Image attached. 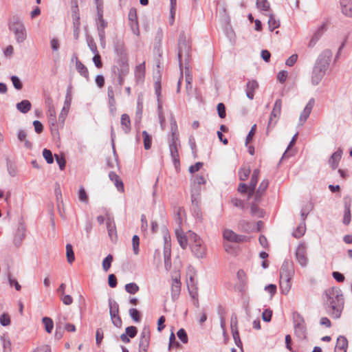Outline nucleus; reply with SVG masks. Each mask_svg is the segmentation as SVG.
I'll list each match as a JSON object with an SVG mask.
<instances>
[{"label": "nucleus", "mask_w": 352, "mask_h": 352, "mask_svg": "<svg viewBox=\"0 0 352 352\" xmlns=\"http://www.w3.org/2000/svg\"><path fill=\"white\" fill-rule=\"evenodd\" d=\"M324 300L328 314L334 319L340 318L344 305L341 289L338 287L327 289L324 293Z\"/></svg>", "instance_id": "obj_1"}, {"label": "nucleus", "mask_w": 352, "mask_h": 352, "mask_svg": "<svg viewBox=\"0 0 352 352\" xmlns=\"http://www.w3.org/2000/svg\"><path fill=\"white\" fill-rule=\"evenodd\" d=\"M191 45L189 40L184 32H181L178 40L177 57L179 63L180 70L184 65H188L190 56Z\"/></svg>", "instance_id": "obj_2"}, {"label": "nucleus", "mask_w": 352, "mask_h": 352, "mask_svg": "<svg viewBox=\"0 0 352 352\" xmlns=\"http://www.w3.org/2000/svg\"><path fill=\"white\" fill-rule=\"evenodd\" d=\"M189 238V245L194 255L200 258L205 257L206 254V247L200 236L194 232H190Z\"/></svg>", "instance_id": "obj_3"}, {"label": "nucleus", "mask_w": 352, "mask_h": 352, "mask_svg": "<svg viewBox=\"0 0 352 352\" xmlns=\"http://www.w3.org/2000/svg\"><path fill=\"white\" fill-rule=\"evenodd\" d=\"M9 30L12 32L19 43H23L27 36L26 30L22 21L17 17H13L8 24Z\"/></svg>", "instance_id": "obj_4"}, {"label": "nucleus", "mask_w": 352, "mask_h": 352, "mask_svg": "<svg viewBox=\"0 0 352 352\" xmlns=\"http://www.w3.org/2000/svg\"><path fill=\"white\" fill-rule=\"evenodd\" d=\"M97 30L101 45L105 46V31L104 29L107 26V22L102 17V12L98 8V19L96 20Z\"/></svg>", "instance_id": "obj_5"}, {"label": "nucleus", "mask_w": 352, "mask_h": 352, "mask_svg": "<svg viewBox=\"0 0 352 352\" xmlns=\"http://www.w3.org/2000/svg\"><path fill=\"white\" fill-rule=\"evenodd\" d=\"M282 101L280 99H277L274 103L273 109L270 114V120L267 127V133H268L270 129L273 128L277 122L280 112H281Z\"/></svg>", "instance_id": "obj_6"}, {"label": "nucleus", "mask_w": 352, "mask_h": 352, "mask_svg": "<svg viewBox=\"0 0 352 352\" xmlns=\"http://www.w3.org/2000/svg\"><path fill=\"white\" fill-rule=\"evenodd\" d=\"M222 235L223 241L230 243H239L248 241L246 236L237 234L230 229H223Z\"/></svg>", "instance_id": "obj_7"}, {"label": "nucleus", "mask_w": 352, "mask_h": 352, "mask_svg": "<svg viewBox=\"0 0 352 352\" xmlns=\"http://www.w3.org/2000/svg\"><path fill=\"white\" fill-rule=\"evenodd\" d=\"M111 70L114 74H121V75H127L129 72L128 58H118Z\"/></svg>", "instance_id": "obj_8"}, {"label": "nucleus", "mask_w": 352, "mask_h": 352, "mask_svg": "<svg viewBox=\"0 0 352 352\" xmlns=\"http://www.w3.org/2000/svg\"><path fill=\"white\" fill-rule=\"evenodd\" d=\"M150 329L148 326H144L140 333L139 342V352H147L150 344Z\"/></svg>", "instance_id": "obj_9"}, {"label": "nucleus", "mask_w": 352, "mask_h": 352, "mask_svg": "<svg viewBox=\"0 0 352 352\" xmlns=\"http://www.w3.org/2000/svg\"><path fill=\"white\" fill-rule=\"evenodd\" d=\"M307 249L306 244L301 243L298 245L296 251V258L298 263L303 267H306L308 264Z\"/></svg>", "instance_id": "obj_10"}, {"label": "nucleus", "mask_w": 352, "mask_h": 352, "mask_svg": "<svg viewBox=\"0 0 352 352\" xmlns=\"http://www.w3.org/2000/svg\"><path fill=\"white\" fill-rule=\"evenodd\" d=\"M332 55L333 53L331 50L329 49L324 50L319 54L315 64L327 69L329 66Z\"/></svg>", "instance_id": "obj_11"}, {"label": "nucleus", "mask_w": 352, "mask_h": 352, "mask_svg": "<svg viewBox=\"0 0 352 352\" xmlns=\"http://www.w3.org/2000/svg\"><path fill=\"white\" fill-rule=\"evenodd\" d=\"M168 146L170 156L173 159L174 165L175 167H177V165L179 164V155L178 153V147L180 146L179 140H173V139H169Z\"/></svg>", "instance_id": "obj_12"}, {"label": "nucleus", "mask_w": 352, "mask_h": 352, "mask_svg": "<svg viewBox=\"0 0 352 352\" xmlns=\"http://www.w3.org/2000/svg\"><path fill=\"white\" fill-rule=\"evenodd\" d=\"M327 70V69L315 64L311 74V84L314 86L318 85L324 76Z\"/></svg>", "instance_id": "obj_13"}, {"label": "nucleus", "mask_w": 352, "mask_h": 352, "mask_svg": "<svg viewBox=\"0 0 352 352\" xmlns=\"http://www.w3.org/2000/svg\"><path fill=\"white\" fill-rule=\"evenodd\" d=\"M54 191H55V195H56V197L57 208H58L59 214L61 216V217L64 219L66 216V212H65V204H64V202L63 200V196H62V193H61L60 187L58 184H56V187H55Z\"/></svg>", "instance_id": "obj_14"}, {"label": "nucleus", "mask_w": 352, "mask_h": 352, "mask_svg": "<svg viewBox=\"0 0 352 352\" xmlns=\"http://www.w3.org/2000/svg\"><path fill=\"white\" fill-rule=\"evenodd\" d=\"M315 104V100L314 98H311L307 104H306L305 109L302 112L300 115L299 118V124L300 125H303L304 123L307 121V118L309 117L313 107Z\"/></svg>", "instance_id": "obj_15"}, {"label": "nucleus", "mask_w": 352, "mask_h": 352, "mask_svg": "<svg viewBox=\"0 0 352 352\" xmlns=\"http://www.w3.org/2000/svg\"><path fill=\"white\" fill-rule=\"evenodd\" d=\"M293 273L292 265L289 262L285 261L280 270V279L291 280Z\"/></svg>", "instance_id": "obj_16"}, {"label": "nucleus", "mask_w": 352, "mask_h": 352, "mask_svg": "<svg viewBox=\"0 0 352 352\" xmlns=\"http://www.w3.org/2000/svg\"><path fill=\"white\" fill-rule=\"evenodd\" d=\"M352 199L351 197L349 195L345 196L344 197V217H343V223L345 225L349 224L351 221V206Z\"/></svg>", "instance_id": "obj_17"}, {"label": "nucleus", "mask_w": 352, "mask_h": 352, "mask_svg": "<svg viewBox=\"0 0 352 352\" xmlns=\"http://www.w3.org/2000/svg\"><path fill=\"white\" fill-rule=\"evenodd\" d=\"M191 231H188L186 234L183 233V232L177 230L175 231L176 236L178 241V243L182 249H186L188 244H190V233Z\"/></svg>", "instance_id": "obj_18"}, {"label": "nucleus", "mask_w": 352, "mask_h": 352, "mask_svg": "<svg viewBox=\"0 0 352 352\" xmlns=\"http://www.w3.org/2000/svg\"><path fill=\"white\" fill-rule=\"evenodd\" d=\"M154 88L155 94L157 96L158 116L164 115L162 102L161 100V84L160 78H158L157 80L155 82Z\"/></svg>", "instance_id": "obj_19"}, {"label": "nucleus", "mask_w": 352, "mask_h": 352, "mask_svg": "<svg viewBox=\"0 0 352 352\" xmlns=\"http://www.w3.org/2000/svg\"><path fill=\"white\" fill-rule=\"evenodd\" d=\"M181 291V282L179 279L177 278V276H175L174 278H173V282L171 285V297L173 300H176L179 294Z\"/></svg>", "instance_id": "obj_20"}, {"label": "nucleus", "mask_w": 352, "mask_h": 352, "mask_svg": "<svg viewBox=\"0 0 352 352\" xmlns=\"http://www.w3.org/2000/svg\"><path fill=\"white\" fill-rule=\"evenodd\" d=\"M294 332L296 336L300 339L306 338L307 328L303 320H300L294 325Z\"/></svg>", "instance_id": "obj_21"}, {"label": "nucleus", "mask_w": 352, "mask_h": 352, "mask_svg": "<svg viewBox=\"0 0 352 352\" xmlns=\"http://www.w3.org/2000/svg\"><path fill=\"white\" fill-rule=\"evenodd\" d=\"M348 348V340L344 336H340L337 338L334 352H346Z\"/></svg>", "instance_id": "obj_22"}, {"label": "nucleus", "mask_w": 352, "mask_h": 352, "mask_svg": "<svg viewBox=\"0 0 352 352\" xmlns=\"http://www.w3.org/2000/svg\"><path fill=\"white\" fill-rule=\"evenodd\" d=\"M25 236V230L23 225L19 226L15 234L13 243L16 247H19L21 245L23 240Z\"/></svg>", "instance_id": "obj_23"}, {"label": "nucleus", "mask_w": 352, "mask_h": 352, "mask_svg": "<svg viewBox=\"0 0 352 352\" xmlns=\"http://www.w3.org/2000/svg\"><path fill=\"white\" fill-rule=\"evenodd\" d=\"M77 6L75 7V9H77ZM73 18V25H74V36L75 39H77L79 36L80 32V15L78 12H76V10H74V13L72 14Z\"/></svg>", "instance_id": "obj_24"}, {"label": "nucleus", "mask_w": 352, "mask_h": 352, "mask_svg": "<svg viewBox=\"0 0 352 352\" xmlns=\"http://www.w3.org/2000/svg\"><path fill=\"white\" fill-rule=\"evenodd\" d=\"M109 177L110 180L114 183L118 190L123 192L124 190V184L120 177L115 172L111 171L109 173Z\"/></svg>", "instance_id": "obj_25"}, {"label": "nucleus", "mask_w": 352, "mask_h": 352, "mask_svg": "<svg viewBox=\"0 0 352 352\" xmlns=\"http://www.w3.org/2000/svg\"><path fill=\"white\" fill-rule=\"evenodd\" d=\"M145 76L144 63H140L136 66L135 69V78L137 83L144 81Z\"/></svg>", "instance_id": "obj_26"}, {"label": "nucleus", "mask_w": 352, "mask_h": 352, "mask_svg": "<svg viewBox=\"0 0 352 352\" xmlns=\"http://www.w3.org/2000/svg\"><path fill=\"white\" fill-rule=\"evenodd\" d=\"M269 185V181L267 179H263L261 184H259V186L257 189V190L254 191V199L256 201H258L261 197V196L263 195V193L265 192L266 189L267 188Z\"/></svg>", "instance_id": "obj_27"}, {"label": "nucleus", "mask_w": 352, "mask_h": 352, "mask_svg": "<svg viewBox=\"0 0 352 352\" xmlns=\"http://www.w3.org/2000/svg\"><path fill=\"white\" fill-rule=\"evenodd\" d=\"M342 13L348 16H352V0H340Z\"/></svg>", "instance_id": "obj_28"}, {"label": "nucleus", "mask_w": 352, "mask_h": 352, "mask_svg": "<svg viewBox=\"0 0 352 352\" xmlns=\"http://www.w3.org/2000/svg\"><path fill=\"white\" fill-rule=\"evenodd\" d=\"M342 152L341 150H338L337 151L333 153L331 156L329 160V163L333 169H336L338 167V163L342 157Z\"/></svg>", "instance_id": "obj_29"}, {"label": "nucleus", "mask_w": 352, "mask_h": 352, "mask_svg": "<svg viewBox=\"0 0 352 352\" xmlns=\"http://www.w3.org/2000/svg\"><path fill=\"white\" fill-rule=\"evenodd\" d=\"M121 127L125 133H129L131 131V120L128 114L124 113L120 119Z\"/></svg>", "instance_id": "obj_30"}, {"label": "nucleus", "mask_w": 352, "mask_h": 352, "mask_svg": "<svg viewBox=\"0 0 352 352\" xmlns=\"http://www.w3.org/2000/svg\"><path fill=\"white\" fill-rule=\"evenodd\" d=\"M171 246H164V266L166 270H168L171 267L170 256H171Z\"/></svg>", "instance_id": "obj_31"}, {"label": "nucleus", "mask_w": 352, "mask_h": 352, "mask_svg": "<svg viewBox=\"0 0 352 352\" xmlns=\"http://www.w3.org/2000/svg\"><path fill=\"white\" fill-rule=\"evenodd\" d=\"M32 107L31 102L28 100H23L16 104V109L22 113H28Z\"/></svg>", "instance_id": "obj_32"}, {"label": "nucleus", "mask_w": 352, "mask_h": 352, "mask_svg": "<svg viewBox=\"0 0 352 352\" xmlns=\"http://www.w3.org/2000/svg\"><path fill=\"white\" fill-rule=\"evenodd\" d=\"M109 314L111 318L119 316V305L114 300L109 299Z\"/></svg>", "instance_id": "obj_33"}, {"label": "nucleus", "mask_w": 352, "mask_h": 352, "mask_svg": "<svg viewBox=\"0 0 352 352\" xmlns=\"http://www.w3.org/2000/svg\"><path fill=\"white\" fill-rule=\"evenodd\" d=\"M323 28H324L323 25H322L318 28V30L314 34L312 38H311V40L309 43V45H308L309 47H313L316 44V43L318 41V40L320 39V38L321 37V36L322 34Z\"/></svg>", "instance_id": "obj_34"}, {"label": "nucleus", "mask_w": 352, "mask_h": 352, "mask_svg": "<svg viewBox=\"0 0 352 352\" xmlns=\"http://www.w3.org/2000/svg\"><path fill=\"white\" fill-rule=\"evenodd\" d=\"M170 132L171 135L170 139H173V140H179V134H178V129H177V124L174 119L173 117L171 118L170 120Z\"/></svg>", "instance_id": "obj_35"}, {"label": "nucleus", "mask_w": 352, "mask_h": 352, "mask_svg": "<svg viewBox=\"0 0 352 352\" xmlns=\"http://www.w3.org/2000/svg\"><path fill=\"white\" fill-rule=\"evenodd\" d=\"M76 58V69L80 74L81 76L87 78L89 76V72L87 67L78 60L77 57Z\"/></svg>", "instance_id": "obj_36"}, {"label": "nucleus", "mask_w": 352, "mask_h": 352, "mask_svg": "<svg viewBox=\"0 0 352 352\" xmlns=\"http://www.w3.org/2000/svg\"><path fill=\"white\" fill-rule=\"evenodd\" d=\"M250 168L248 166L243 165L239 170V177L241 181L246 180L250 174Z\"/></svg>", "instance_id": "obj_37"}, {"label": "nucleus", "mask_w": 352, "mask_h": 352, "mask_svg": "<svg viewBox=\"0 0 352 352\" xmlns=\"http://www.w3.org/2000/svg\"><path fill=\"white\" fill-rule=\"evenodd\" d=\"M306 231V225L305 221H302L299 226L296 228V229L293 232L292 235L295 238H300L303 236Z\"/></svg>", "instance_id": "obj_38"}, {"label": "nucleus", "mask_w": 352, "mask_h": 352, "mask_svg": "<svg viewBox=\"0 0 352 352\" xmlns=\"http://www.w3.org/2000/svg\"><path fill=\"white\" fill-rule=\"evenodd\" d=\"M42 323L46 332L51 333L54 328L53 320L49 317H43L42 318Z\"/></svg>", "instance_id": "obj_39"}, {"label": "nucleus", "mask_w": 352, "mask_h": 352, "mask_svg": "<svg viewBox=\"0 0 352 352\" xmlns=\"http://www.w3.org/2000/svg\"><path fill=\"white\" fill-rule=\"evenodd\" d=\"M107 228L110 238L113 239V237L116 236V230L114 222L112 221L110 218H108L107 221Z\"/></svg>", "instance_id": "obj_40"}, {"label": "nucleus", "mask_w": 352, "mask_h": 352, "mask_svg": "<svg viewBox=\"0 0 352 352\" xmlns=\"http://www.w3.org/2000/svg\"><path fill=\"white\" fill-rule=\"evenodd\" d=\"M268 26L271 32L280 26V21L276 20L272 14L269 15Z\"/></svg>", "instance_id": "obj_41"}, {"label": "nucleus", "mask_w": 352, "mask_h": 352, "mask_svg": "<svg viewBox=\"0 0 352 352\" xmlns=\"http://www.w3.org/2000/svg\"><path fill=\"white\" fill-rule=\"evenodd\" d=\"M66 326H63L61 322H57L56 325L55 339L60 340L63 338Z\"/></svg>", "instance_id": "obj_42"}, {"label": "nucleus", "mask_w": 352, "mask_h": 352, "mask_svg": "<svg viewBox=\"0 0 352 352\" xmlns=\"http://www.w3.org/2000/svg\"><path fill=\"white\" fill-rule=\"evenodd\" d=\"M280 287L282 293L287 294L291 288L290 280L280 279Z\"/></svg>", "instance_id": "obj_43"}, {"label": "nucleus", "mask_w": 352, "mask_h": 352, "mask_svg": "<svg viewBox=\"0 0 352 352\" xmlns=\"http://www.w3.org/2000/svg\"><path fill=\"white\" fill-rule=\"evenodd\" d=\"M236 324H237L236 318H235L234 320L233 318H231V329H232V336L234 340V342L240 338L239 333V331H238V329L236 327Z\"/></svg>", "instance_id": "obj_44"}, {"label": "nucleus", "mask_w": 352, "mask_h": 352, "mask_svg": "<svg viewBox=\"0 0 352 352\" xmlns=\"http://www.w3.org/2000/svg\"><path fill=\"white\" fill-rule=\"evenodd\" d=\"M142 136L144 140V146L146 150H148L151 147L152 139L149 134L146 131H142Z\"/></svg>", "instance_id": "obj_45"}, {"label": "nucleus", "mask_w": 352, "mask_h": 352, "mask_svg": "<svg viewBox=\"0 0 352 352\" xmlns=\"http://www.w3.org/2000/svg\"><path fill=\"white\" fill-rule=\"evenodd\" d=\"M258 177L252 176L251 177V180L249 185V197L252 196L254 194L255 188L258 182Z\"/></svg>", "instance_id": "obj_46"}, {"label": "nucleus", "mask_w": 352, "mask_h": 352, "mask_svg": "<svg viewBox=\"0 0 352 352\" xmlns=\"http://www.w3.org/2000/svg\"><path fill=\"white\" fill-rule=\"evenodd\" d=\"M313 206L311 203L307 204L302 208L301 209V217L302 221H305L307 216L309 213V212L312 210Z\"/></svg>", "instance_id": "obj_47"}, {"label": "nucleus", "mask_w": 352, "mask_h": 352, "mask_svg": "<svg viewBox=\"0 0 352 352\" xmlns=\"http://www.w3.org/2000/svg\"><path fill=\"white\" fill-rule=\"evenodd\" d=\"M125 290L131 294H135L139 290V287L136 283H130L125 285Z\"/></svg>", "instance_id": "obj_48"}, {"label": "nucleus", "mask_w": 352, "mask_h": 352, "mask_svg": "<svg viewBox=\"0 0 352 352\" xmlns=\"http://www.w3.org/2000/svg\"><path fill=\"white\" fill-rule=\"evenodd\" d=\"M258 9L267 11L270 10V3L267 0H256V3Z\"/></svg>", "instance_id": "obj_49"}, {"label": "nucleus", "mask_w": 352, "mask_h": 352, "mask_svg": "<svg viewBox=\"0 0 352 352\" xmlns=\"http://www.w3.org/2000/svg\"><path fill=\"white\" fill-rule=\"evenodd\" d=\"M129 314L134 322H139L140 321V314L137 309H130L129 311Z\"/></svg>", "instance_id": "obj_50"}, {"label": "nucleus", "mask_w": 352, "mask_h": 352, "mask_svg": "<svg viewBox=\"0 0 352 352\" xmlns=\"http://www.w3.org/2000/svg\"><path fill=\"white\" fill-rule=\"evenodd\" d=\"M43 157L47 164H52L54 162V157L51 151L44 148L43 151Z\"/></svg>", "instance_id": "obj_51"}, {"label": "nucleus", "mask_w": 352, "mask_h": 352, "mask_svg": "<svg viewBox=\"0 0 352 352\" xmlns=\"http://www.w3.org/2000/svg\"><path fill=\"white\" fill-rule=\"evenodd\" d=\"M113 256L109 254L102 261V268L105 272H107L111 267Z\"/></svg>", "instance_id": "obj_52"}, {"label": "nucleus", "mask_w": 352, "mask_h": 352, "mask_svg": "<svg viewBox=\"0 0 352 352\" xmlns=\"http://www.w3.org/2000/svg\"><path fill=\"white\" fill-rule=\"evenodd\" d=\"M139 245H140V239L138 235H134L132 239V245L133 250L135 254H138L139 253Z\"/></svg>", "instance_id": "obj_53"}, {"label": "nucleus", "mask_w": 352, "mask_h": 352, "mask_svg": "<svg viewBox=\"0 0 352 352\" xmlns=\"http://www.w3.org/2000/svg\"><path fill=\"white\" fill-rule=\"evenodd\" d=\"M178 338L184 343L186 344L188 341V336L186 331L184 329H180L177 332Z\"/></svg>", "instance_id": "obj_54"}, {"label": "nucleus", "mask_w": 352, "mask_h": 352, "mask_svg": "<svg viewBox=\"0 0 352 352\" xmlns=\"http://www.w3.org/2000/svg\"><path fill=\"white\" fill-rule=\"evenodd\" d=\"M138 333V329L134 326H130L126 328L125 333L130 338H133L136 336Z\"/></svg>", "instance_id": "obj_55"}, {"label": "nucleus", "mask_w": 352, "mask_h": 352, "mask_svg": "<svg viewBox=\"0 0 352 352\" xmlns=\"http://www.w3.org/2000/svg\"><path fill=\"white\" fill-rule=\"evenodd\" d=\"M11 81L12 82L13 86L14 87V88L16 89L21 90L22 89L23 84L19 77H17L16 76H12L11 77Z\"/></svg>", "instance_id": "obj_56"}, {"label": "nucleus", "mask_w": 352, "mask_h": 352, "mask_svg": "<svg viewBox=\"0 0 352 352\" xmlns=\"http://www.w3.org/2000/svg\"><path fill=\"white\" fill-rule=\"evenodd\" d=\"M78 199L83 203H88V197L83 187H80L78 192Z\"/></svg>", "instance_id": "obj_57"}, {"label": "nucleus", "mask_w": 352, "mask_h": 352, "mask_svg": "<svg viewBox=\"0 0 352 352\" xmlns=\"http://www.w3.org/2000/svg\"><path fill=\"white\" fill-rule=\"evenodd\" d=\"M51 44V48L53 51V54L56 56H58V50L60 47V43L58 39L56 38H52L50 42Z\"/></svg>", "instance_id": "obj_58"}, {"label": "nucleus", "mask_w": 352, "mask_h": 352, "mask_svg": "<svg viewBox=\"0 0 352 352\" xmlns=\"http://www.w3.org/2000/svg\"><path fill=\"white\" fill-rule=\"evenodd\" d=\"M183 67H184L185 69V80L186 84H188L190 86V84L192 80V76L190 74L189 68H188V65H184Z\"/></svg>", "instance_id": "obj_59"}, {"label": "nucleus", "mask_w": 352, "mask_h": 352, "mask_svg": "<svg viewBox=\"0 0 352 352\" xmlns=\"http://www.w3.org/2000/svg\"><path fill=\"white\" fill-rule=\"evenodd\" d=\"M115 52L118 56V58H128L126 50L122 45H118L116 47Z\"/></svg>", "instance_id": "obj_60"}, {"label": "nucleus", "mask_w": 352, "mask_h": 352, "mask_svg": "<svg viewBox=\"0 0 352 352\" xmlns=\"http://www.w3.org/2000/svg\"><path fill=\"white\" fill-rule=\"evenodd\" d=\"M250 211L252 215L257 216L258 217H262L263 212L255 204H252L251 205Z\"/></svg>", "instance_id": "obj_61"}, {"label": "nucleus", "mask_w": 352, "mask_h": 352, "mask_svg": "<svg viewBox=\"0 0 352 352\" xmlns=\"http://www.w3.org/2000/svg\"><path fill=\"white\" fill-rule=\"evenodd\" d=\"M55 157H56V162L58 163V164L59 166L60 169L63 170L65 168V163H66L64 155H58L56 154Z\"/></svg>", "instance_id": "obj_62"}, {"label": "nucleus", "mask_w": 352, "mask_h": 352, "mask_svg": "<svg viewBox=\"0 0 352 352\" xmlns=\"http://www.w3.org/2000/svg\"><path fill=\"white\" fill-rule=\"evenodd\" d=\"M0 323L2 326H8L10 324V318L8 314H3L0 316Z\"/></svg>", "instance_id": "obj_63"}, {"label": "nucleus", "mask_w": 352, "mask_h": 352, "mask_svg": "<svg viewBox=\"0 0 352 352\" xmlns=\"http://www.w3.org/2000/svg\"><path fill=\"white\" fill-rule=\"evenodd\" d=\"M297 60L298 55L296 54H292L286 60L285 64L289 67H292L296 63Z\"/></svg>", "instance_id": "obj_64"}]
</instances>
